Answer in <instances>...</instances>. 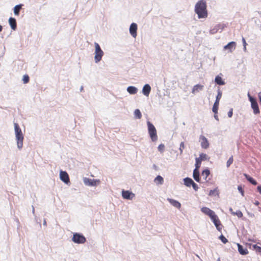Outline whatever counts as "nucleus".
Masks as SVG:
<instances>
[{
    "label": "nucleus",
    "mask_w": 261,
    "mask_h": 261,
    "mask_svg": "<svg viewBox=\"0 0 261 261\" xmlns=\"http://www.w3.org/2000/svg\"><path fill=\"white\" fill-rule=\"evenodd\" d=\"M229 212H230V213H231L232 215V213H234V212L233 211V210H232V207H230V208H229Z\"/></svg>",
    "instance_id": "obj_52"
},
{
    "label": "nucleus",
    "mask_w": 261,
    "mask_h": 261,
    "mask_svg": "<svg viewBox=\"0 0 261 261\" xmlns=\"http://www.w3.org/2000/svg\"><path fill=\"white\" fill-rule=\"evenodd\" d=\"M127 92L130 94L134 95L137 93L138 89L133 86H129L126 89Z\"/></svg>",
    "instance_id": "obj_20"
},
{
    "label": "nucleus",
    "mask_w": 261,
    "mask_h": 261,
    "mask_svg": "<svg viewBox=\"0 0 261 261\" xmlns=\"http://www.w3.org/2000/svg\"><path fill=\"white\" fill-rule=\"evenodd\" d=\"M147 125L148 134L151 141L155 142L158 140V136L155 126L149 121H147Z\"/></svg>",
    "instance_id": "obj_3"
},
{
    "label": "nucleus",
    "mask_w": 261,
    "mask_h": 261,
    "mask_svg": "<svg viewBox=\"0 0 261 261\" xmlns=\"http://www.w3.org/2000/svg\"><path fill=\"white\" fill-rule=\"evenodd\" d=\"M3 26L2 25L0 24V32H1L3 30Z\"/></svg>",
    "instance_id": "obj_57"
},
{
    "label": "nucleus",
    "mask_w": 261,
    "mask_h": 261,
    "mask_svg": "<svg viewBox=\"0 0 261 261\" xmlns=\"http://www.w3.org/2000/svg\"><path fill=\"white\" fill-rule=\"evenodd\" d=\"M43 225L44 226L46 225V221L45 219H44L43 221Z\"/></svg>",
    "instance_id": "obj_55"
},
{
    "label": "nucleus",
    "mask_w": 261,
    "mask_h": 261,
    "mask_svg": "<svg viewBox=\"0 0 261 261\" xmlns=\"http://www.w3.org/2000/svg\"><path fill=\"white\" fill-rule=\"evenodd\" d=\"M153 167L155 168L156 167V165H153Z\"/></svg>",
    "instance_id": "obj_59"
},
{
    "label": "nucleus",
    "mask_w": 261,
    "mask_h": 261,
    "mask_svg": "<svg viewBox=\"0 0 261 261\" xmlns=\"http://www.w3.org/2000/svg\"><path fill=\"white\" fill-rule=\"evenodd\" d=\"M72 241L76 244H84L86 242V238L81 233L74 232L73 233Z\"/></svg>",
    "instance_id": "obj_5"
},
{
    "label": "nucleus",
    "mask_w": 261,
    "mask_h": 261,
    "mask_svg": "<svg viewBox=\"0 0 261 261\" xmlns=\"http://www.w3.org/2000/svg\"><path fill=\"white\" fill-rule=\"evenodd\" d=\"M203 86L200 85V84H197L194 86L192 92L193 93H195L196 92L199 91V90H202L203 89Z\"/></svg>",
    "instance_id": "obj_26"
},
{
    "label": "nucleus",
    "mask_w": 261,
    "mask_h": 261,
    "mask_svg": "<svg viewBox=\"0 0 261 261\" xmlns=\"http://www.w3.org/2000/svg\"><path fill=\"white\" fill-rule=\"evenodd\" d=\"M215 83L220 86L224 85L225 84L224 80L219 75L215 77Z\"/></svg>",
    "instance_id": "obj_19"
},
{
    "label": "nucleus",
    "mask_w": 261,
    "mask_h": 261,
    "mask_svg": "<svg viewBox=\"0 0 261 261\" xmlns=\"http://www.w3.org/2000/svg\"><path fill=\"white\" fill-rule=\"evenodd\" d=\"M214 118L217 120V121H219V118L217 114H214Z\"/></svg>",
    "instance_id": "obj_50"
},
{
    "label": "nucleus",
    "mask_w": 261,
    "mask_h": 261,
    "mask_svg": "<svg viewBox=\"0 0 261 261\" xmlns=\"http://www.w3.org/2000/svg\"><path fill=\"white\" fill-rule=\"evenodd\" d=\"M252 247L257 253H258L261 255V247L257 246L256 244H254L253 245Z\"/></svg>",
    "instance_id": "obj_36"
},
{
    "label": "nucleus",
    "mask_w": 261,
    "mask_h": 261,
    "mask_svg": "<svg viewBox=\"0 0 261 261\" xmlns=\"http://www.w3.org/2000/svg\"><path fill=\"white\" fill-rule=\"evenodd\" d=\"M226 27V24L224 23H219L216 25L213 28L210 30V33L211 34H215L220 30L222 32L223 29Z\"/></svg>",
    "instance_id": "obj_7"
},
{
    "label": "nucleus",
    "mask_w": 261,
    "mask_h": 261,
    "mask_svg": "<svg viewBox=\"0 0 261 261\" xmlns=\"http://www.w3.org/2000/svg\"><path fill=\"white\" fill-rule=\"evenodd\" d=\"M194 11L198 18H205L207 17V5L205 0L198 1L195 6Z\"/></svg>",
    "instance_id": "obj_1"
},
{
    "label": "nucleus",
    "mask_w": 261,
    "mask_h": 261,
    "mask_svg": "<svg viewBox=\"0 0 261 261\" xmlns=\"http://www.w3.org/2000/svg\"><path fill=\"white\" fill-rule=\"evenodd\" d=\"M251 107L253 110V113L255 115L259 114L260 111L258 107L257 102L251 104Z\"/></svg>",
    "instance_id": "obj_22"
},
{
    "label": "nucleus",
    "mask_w": 261,
    "mask_h": 261,
    "mask_svg": "<svg viewBox=\"0 0 261 261\" xmlns=\"http://www.w3.org/2000/svg\"><path fill=\"white\" fill-rule=\"evenodd\" d=\"M211 220L212 221V222L214 223H220V220L218 217V216L216 215L215 213H214V214H213L211 217H210Z\"/></svg>",
    "instance_id": "obj_32"
},
{
    "label": "nucleus",
    "mask_w": 261,
    "mask_h": 261,
    "mask_svg": "<svg viewBox=\"0 0 261 261\" xmlns=\"http://www.w3.org/2000/svg\"><path fill=\"white\" fill-rule=\"evenodd\" d=\"M217 261H220V258H218V259H217Z\"/></svg>",
    "instance_id": "obj_60"
},
{
    "label": "nucleus",
    "mask_w": 261,
    "mask_h": 261,
    "mask_svg": "<svg viewBox=\"0 0 261 261\" xmlns=\"http://www.w3.org/2000/svg\"><path fill=\"white\" fill-rule=\"evenodd\" d=\"M254 204L255 205H258L259 204V202L258 201H257L256 200Z\"/></svg>",
    "instance_id": "obj_51"
},
{
    "label": "nucleus",
    "mask_w": 261,
    "mask_h": 261,
    "mask_svg": "<svg viewBox=\"0 0 261 261\" xmlns=\"http://www.w3.org/2000/svg\"><path fill=\"white\" fill-rule=\"evenodd\" d=\"M219 238L224 244H226L228 242V240L223 234H221Z\"/></svg>",
    "instance_id": "obj_39"
},
{
    "label": "nucleus",
    "mask_w": 261,
    "mask_h": 261,
    "mask_svg": "<svg viewBox=\"0 0 261 261\" xmlns=\"http://www.w3.org/2000/svg\"><path fill=\"white\" fill-rule=\"evenodd\" d=\"M201 162L202 161L199 159V158H196L195 164V169H199V168L200 167V166H201Z\"/></svg>",
    "instance_id": "obj_35"
},
{
    "label": "nucleus",
    "mask_w": 261,
    "mask_h": 261,
    "mask_svg": "<svg viewBox=\"0 0 261 261\" xmlns=\"http://www.w3.org/2000/svg\"><path fill=\"white\" fill-rule=\"evenodd\" d=\"M122 196L124 199L132 200L135 197V195L129 190H123L122 191Z\"/></svg>",
    "instance_id": "obj_8"
},
{
    "label": "nucleus",
    "mask_w": 261,
    "mask_h": 261,
    "mask_svg": "<svg viewBox=\"0 0 261 261\" xmlns=\"http://www.w3.org/2000/svg\"><path fill=\"white\" fill-rule=\"evenodd\" d=\"M23 6V4H19V5H16L14 8H13V12H14V14H15V15H19V13H20V10L22 8V7Z\"/></svg>",
    "instance_id": "obj_23"
},
{
    "label": "nucleus",
    "mask_w": 261,
    "mask_h": 261,
    "mask_svg": "<svg viewBox=\"0 0 261 261\" xmlns=\"http://www.w3.org/2000/svg\"><path fill=\"white\" fill-rule=\"evenodd\" d=\"M248 215H249V216H250L251 217H254V214H252V213H248Z\"/></svg>",
    "instance_id": "obj_56"
},
{
    "label": "nucleus",
    "mask_w": 261,
    "mask_h": 261,
    "mask_svg": "<svg viewBox=\"0 0 261 261\" xmlns=\"http://www.w3.org/2000/svg\"><path fill=\"white\" fill-rule=\"evenodd\" d=\"M199 141L200 142L201 147L202 148L206 149L209 147V142L205 136L200 135L199 137Z\"/></svg>",
    "instance_id": "obj_9"
},
{
    "label": "nucleus",
    "mask_w": 261,
    "mask_h": 261,
    "mask_svg": "<svg viewBox=\"0 0 261 261\" xmlns=\"http://www.w3.org/2000/svg\"><path fill=\"white\" fill-rule=\"evenodd\" d=\"M191 186L193 187V189L195 191H197L199 189L198 185H197L194 181V183L192 184Z\"/></svg>",
    "instance_id": "obj_45"
},
{
    "label": "nucleus",
    "mask_w": 261,
    "mask_h": 261,
    "mask_svg": "<svg viewBox=\"0 0 261 261\" xmlns=\"http://www.w3.org/2000/svg\"><path fill=\"white\" fill-rule=\"evenodd\" d=\"M138 25L135 23L133 22L130 24L129 28L130 34L134 38H136L137 35Z\"/></svg>",
    "instance_id": "obj_10"
},
{
    "label": "nucleus",
    "mask_w": 261,
    "mask_h": 261,
    "mask_svg": "<svg viewBox=\"0 0 261 261\" xmlns=\"http://www.w3.org/2000/svg\"><path fill=\"white\" fill-rule=\"evenodd\" d=\"M256 189L257 192L261 195V185H258Z\"/></svg>",
    "instance_id": "obj_47"
},
{
    "label": "nucleus",
    "mask_w": 261,
    "mask_h": 261,
    "mask_svg": "<svg viewBox=\"0 0 261 261\" xmlns=\"http://www.w3.org/2000/svg\"><path fill=\"white\" fill-rule=\"evenodd\" d=\"M14 132L17 141V146L18 149L20 150L23 147L24 136L19 125L17 123H14Z\"/></svg>",
    "instance_id": "obj_2"
},
{
    "label": "nucleus",
    "mask_w": 261,
    "mask_h": 261,
    "mask_svg": "<svg viewBox=\"0 0 261 261\" xmlns=\"http://www.w3.org/2000/svg\"><path fill=\"white\" fill-rule=\"evenodd\" d=\"M238 250L239 253L242 255H247L248 253V251L246 247L239 243H237Z\"/></svg>",
    "instance_id": "obj_14"
},
{
    "label": "nucleus",
    "mask_w": 261,
    "mask_h": 261,
    "mask_svg": "<svg viewBox=\"0 0 261 261\" xmlns=\"http://www.w3.org/2000/svg\"><path fill=\"white\" fill-rule=\"evenodd\" d=\"M227 115H228V117L229 118L232 117V115H233V109L232 108L229 110V111H228V112L227 113Z\"/></svg>",
    "instance_id": "obj_46"
},
{
    "label": "nucleus",
    "mask_w": 261,
    "mask_h": 261,
    "mask_svg": "<svg viewBox=\"0 0 261 261\" xmlns=\"http://www.w3.org/2000/svg\"><path fill=\"white\" fill-rule=\"evenodd\" d=\"M237 43L234 41H231L224 46V50H228L229 52L232 53L236 49Z\"/></svg>",
    "instance_id": "obj_12"
},
{
    "label": "nucleus",
    "mask_w": 261,
    "mask_h": 261,
    "mask_svg": "<svg viewBox=\"0 0 261 261\" xmlns=\"http://www.w3.org/2000/svg\"><path fill=\"white\" fill-rule=\"evenodd\" d=\"M167 200L171 205L177 208H179L181 207V204L178 201L175 199L168 198Z\"/></svg>",
    "instance_id": "obj_18"
},
{
    "label": "nucleus",
    "mask_w": 261,
    "mask_h": 261,
    "mask_svg": "<svg viewBox=\"0 0 261 261\" xmlns=\"http://www.w3.org/2000/svg\"><path fill=\"white\" fill-rule=\"evenodd\" d=\"M9 24L12 30L15 31L17 29V22L16 20L14 17H10L8 20Z\"/></svg>",
    "instance_id": "obj_15"
},
{
    "label": "nucleus",
    "mask_w": 261,
    "mask_h": 261,
    "mask_svg": "<svg viewBox=\"0 0 261 261\" xmlns=\"http://www.w3.org/2000/svg\"><path fill=\"white\" fill-rule=\"evenodd\" d=\"M185 148V144L184 142H181L180 143L179 150L180 151V154H182L183 153V149Z\"/></svg>",
    "instance_id": "obj_40"
},
{
    "label": "nucleus",
    "mask_w": 261,
    "mask_h": 261,
    "mask_svg": "<svg viewBox=\"0 0 261 261\" xmlns=\"http://www.w3.org/2000/svg\"><path fill=\"white\" fill-rule=\"evenodd\" d=\"M95 51H94V60L96 63L100 62L104 55V53L101 49L100 45L97 42L94 43Z\"/></svg>",
    "instance_id": "obj_4"
},
{
    "label": "nucleus",
    "mask_w": 261,
    "mask_h": 261,
    "mask_svg": "<svg viewBox=\"0 0 261 261\" xmlns=\"http://www.w3.org/2000/svg\"><path fill=\"white\" fill-rule=\"evenodd\" d=\"M243 175L245 177V178L247 180V181H249L251 184H252L253 185L255 186L257 184V181L253 178L251 177L250 175H249L247 173H243Z\"/></svg>",
    "instance_id": "obj_21"
},
{
    "label": "nucleus",
    "mask_w": 261,
    "mask_h": 261,
    "mask_svg": "<svg viewBox=\"0 0 261 261\" xmlns=\"http://www.w3.org/2000/svg\"><path fill=\"white\" fill-rule=\"evenodd\" d=\"M134 115L136 119H140L142 117V114L139 109H136L134 111Z\"/></svg>",
    "instance_id": "obj_33"
},
{
    "label": "nucleus",
    "mask_w": 261,
    "mask_h": 261,
    "mask_svg": "<svg viewBox=\"0 0 261 261\" xmlns=\"http://www.w3.org/2000/svg\"><path fill=\"white\" fill-rule=\"evenodd\" d=\"M201 211L206 215H207L210 218L214 214L215 212L207 207H202L201 208Z\"/></svg>",
    "instance_id": "obj_16"
},
{
    "label": "nucleus",
    "mask_w": 261,
    "mask_h": 261,
    "mask_svg": "<svg viewBox=\"0 0 261 261\" xmlns=\"http://www.w3.org/2000/svg\"><path fill=\"white\" fill-rule=\"evenodd\" d=\"M232 215L234 216H237L239 218H242L243 216L242 212L240 210H238L236 212L233 213Z\"/></svg>",
    "instance_id": "obj_37"
},
{
    "label": "nucleus",
    "mask_w": 261,
    "mask_h": 261,
    "mask_svg": "<svg viewBox=\"0 0 261 261\" xmlns=\"http://www.w3.org/2000/svg\"><path fill=\"white\" fill-rule=\"evenodd\" d=\"M60 178L65 184H68L70 182L69 175L66 171L61 170L60 172Z\"/></svg>",
    "instance_id": "obj_11"
},
{
    "label": "nucleus",
    "mask_w": 261,
    "mask_h": 261,
    "mask_svg": "<svg viewBox=\"0 0 261 261\" xmlns=\"http://www.w3.org/2000/svg\"><path fill=\"white\" fill-rule=\"evenodd\" d=\"M83 182L85 185L89 186H96L100 182L99 179H90L87 177H84L83 178Z\"/></svg>",
    "instance_id": "obj_6"
},
{
    "label": "nucleus",
    "mask_w": 261,
    "mask_h": 261,
    "mask_svg": "<svg viewBox=\"0 0 261 261\" xmlns=\"http://www.w3.org/2000/svg\"><path fill=\"white\" fill-rule=\"evenodd\" d=\"M30 77L28 74H25L23 76L22 81L24 84H27L29 82Z\"/></svg>",
    "instance_id": "obj_38"
},
{
    "label": "nucleus",
    "mask_w": 261,
    "mask_h": 261,
    "mask_svg": "<svg viewBox=\"0 0 261 261\" xmlns=\"http://www.w3.org/2000/svg\"><path fill=\"white\" fill-rule=\"evenodd\" d=\"M198 158L201 161H208L210 159V158L208 157L207 154L203 153H200Z\"/></svg>",
    "instance_id": "obj_29"
},
{
    "label": "nucleus",
    "mask_w": 261,
    "mask_h": 261,
    "mask_svg": "<svg viewBox=\"0 0 261 261\" xmlns=\"http://www.w3.org/2000/svg\"><path fill=\"white\" fill-rule=\"evenodd\" d=\"M219 102L217 101L214 102V103L213 106L212 111L214 114H218V109H219Z\"/></svg>",
    "instance_id": "obj_28"
},
{
    "label": "nucleus",
    "mask_w": 261,
    "mask_h": 261,
    "mask_svg": "<svg viewBox=\"0 0 261 261\" xmlns=\"http://www.w3.org/2000/svg\"><path fill=\"white\" fill-rule=\"evenodd\" d=\"M247 96L248 97V99L249 101L251 102V104L253 103H255L257 102V100L255 97L252 96L249 93H248Z\"/></svg>",
    "instance_id": "obj_34"
},
{
    "label": "nucleus",
    "mask_w": 261,
    "mask_h": 261,
    "mask_svg": "<svg viewBox=\"0 0 261 261\" xmlns=\"http://www.w3.org/2000/svg\"><path fill=\"white\" fill-rule=\"evenodd\" d=\"M193 177L197 182H199L200 181L201 178L200 176L199 169H194L193 172Z\"/></svg>",
    "instance_id": "obj_17"
},
{
    "label": "nucleus",
    "mask_w": 261,
    "mask_h": 261,
    "mask_svg": "<svg viewBox=\"0 0 261 261\" xmlns=\"http://www.w3.org/2000/svg\"><path fill=\"white\" fill-rule=\"evenodd\" d=\"M242 42H243V50H244V51H246L247 43H246V40L244 37H242Z\"/></svg>",
    "instance_id": "obj_44"
},
{
    "label": "nucleus",
    "mask_w": 261,
    "mask_h": 261,
    "mask_svg": "<svg viewBox=\"0 0 261 261\" xmlns=\"http://www.w3.org/2000/svg\"><path fill=\"white\" fill-rule=\"evenodd\" d=\"M157 184L162 185L164 182V178L161 175H158L154 180Z\"/></svg>",
    "instance_id": "obj_30"
},
{
    "label": "nucleus",
    "mask_w": 261,
    "mask_h": 261,
    "mask_svg": "<svg viewBox=\"0 0 261 261\" xmlns=\"http://www.w3.org/2000/svg\"><path fill=\"white\" fill-rule=\"evenodd\" d=\"M184 185L187 187H190L191 186L193 183H194V181L192 178L187 177L184 179Z\"/></svg>",
    "instance_id": "obj_24"
},
{
    "label": "nucleus",
    "mask_w": 261,
    "mask_h": 261,
    "mask_svg": "<svg viewBox=\"0 0 261 261\" xmlns=\"http://www.w3.org/2000/svg\"><path fill=\"white\" fill-rule=\"evenodd\" d=\"M214 225H215L216 228H218L219 226H221V222L220 221L219 223H214Z\"/></svg>",
    "instance_id": "obj_48"
},
{
    "label": "nucleus",
    "mask_w": 261,
    "mask_h": 261,
    "mask_svg": "<svg viewBox=\"0 0 261 261\" xmlns=\"http://www.w3.org/2000/svg\"><path fill=\"white\" fill-rule=\"evenodd\" d=\"M217 229L219 231H220L221 229V226H219L218 228H217Z\"/></svg>",
    "instance_id": "obj_58"
},
{
    "label": "nucleus",
    "mask_w": 261,
    "mask_h": 261,
    "mask_svg": "<svg viewBox=\"0 0 261 261\" xmlns=\"http://www.w3.org/2000/svg\"><path fill=\"white\" fill-rule=\"evenodd\" d=\"M233 156H230L229 159L228 160V161H227V163H226V166L227 168H228L231 164H232L233 163Z\"/></svg>",
    "instance_id": "obj_41"
},
{
    "label": "nucleus",
    "mask_w": 261,
    "mask_h": 261,
    "mask_svg": "<svg viewBox=\"0 0 261 261\" xmlns=\"http://www.w3.org/2000/svg\"><path fill=\"white\" fill-rule=\"evenodd\" d=\"M83 90H84V87H83V86H81V87H80V90L81 92H82L83 91Z\"/></svg>",
    "instance_id": "obj_54"
},
{
    "label": "nucleus",
    "mask_w": 261,
    "mask_h": 261,
    "mask_svg": "<svg viewBox=\"0 0 261 261\" xmlns=\"http://www.w3.org/2000/svg\"><path fill=\"white\" fill-rule=\"evenodd\" d=\"M238 190L239 192L241 193L242 196H244V189L241 185H239L238 186Z\"/></svg>",
    "instance_id": "obj_42"
},
{
    "label": "nucleus",
    "mask_w": 261,
    "mask_h": 261,
    "mask_svg": "<svg viewBox=\"0 0 261 261\" xmlns=\"http://www.w3.org/2000/svg\"><path fill=\"white\" fill-rule=\"evenodd\" d=\"M222 95V92L221 91L220 88H218V90H217V95L216 97L215 101L216 102L217 101L218 102H219L221 98Z\"/></svg>",
    "instance_id": "obj_31"
},
{
    "label": "nucleus",
    "mask_w": 261,
    "mask_h": 261,
    "mask_svg": "<svg viewBox=\"0 0 261 261\" xmlns=\"http://www.w3.org/2000/svg\"><path fill=\"white\" fill-rule=\"evenodd\" d=\"M258 97L259 102L261 104V92H260L258 93Z\"/></svg>",
    "instance_id": "obj_49"
},
{
    "label": "nucleus",
    "mask_w": 261,
    "mask_h": 261,
    "mask_svg": "<svg viewBox=\"0 0 261 261\" xmlns=\"http://www.w3.org/2000/svg\"><path fill=\"white\" fill-rule=\"evenodd\" d=\"M32 213L34 215H35V208H34V206H33V205L32 206Z\"/></svg>",
    "instance_id": "obj_53"
},
{
    "label": "nucleus",
    "mask_w": 261,
    "mask_h": 261,
    "mask_svg": "<svg viewBox=\"0 0 261 261\" xmlns=\"http://www.w3.org/2000/svg\"><path fill=\"white\" fill-rule=\"evenodd\" d=\"M164 148L165 146L163 144H160L158 147V150L161 152H163L164 151Z\"/></svg>",
    "instance_id": "obj_43"
},
{
    "label": "nucleus",
    "mask_w": 261,
    "mask_h": 261,
    "mask_svg": "<svg viewBox=\"0 0 261 261\" xmlns=\"http://www.w3.org/2000/svg\"><path fill=\"white\" fill-rule=\"evenodd\" d=\"M210 174V170L208 168H206L204 169L201 173V175L203 176V179L207 181V178Z\"/></svg>",
    "instance_id": "obj_25"
},
{
    "label": "nucleus",
    "mask_w": 261,
    "mask_h": 261,
    "mask_svg": "<svg viewBox=\"0 0 261 261\" xmlns=\"http://www.w3.org/2000/svg\"><path fill=\"white\" fill-rule=\"evenodd\" d=\"M219 190L218 187H216L213 190H211L209 192L208 195L210 196H218L219 195Z\"/></svg>",
    "instance_id": "obj_27"
},
{
    "label": "nucleus",
    "mask_w": 261,
    "mask_h": 261,
    "mask_svg": "<svg viewBox=\"0 0 261 261\" xmlns=\"http://www.w3.org/2000/svg\"><path fill=\"white\" fill-rule=\"evenodd\" d=\"M151 90V86L148 84H145L142 88V93L146 96H148Z\"/></svg>",
    "instance_id": "obj_13"
}]
</instances>
